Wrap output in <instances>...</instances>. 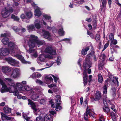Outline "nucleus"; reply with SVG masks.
<instances>
[{
	"mask_svg": "<svg viewBox=\"0 0 121 121\" xmlns=\"http://www.w3.org/2000/svg\"><path fill=\"white\" fill-rule=\"evenodd\" d=\"M32 48H30L29 50V52L31 53V55L35 57H37L38 55L37 53V52L35 50Z\"/></svg>",
	"mask_w": 121,
	"mask_h": 121,
	"instance_id": "obj_22",
	"label": "nucleus"
},
{
	"mask_svg": "<svg viewBox=\"0 0 121 121\" xmlns=\"http://www.w3.org/2000/svg\"><path fill=\"white\" fill-rule=\"evenodd\" d=\"M52 76L53 77L54 80L55 82H56L57 80L58 79V78L57 77H56L53 75H52Z\"/></svg>",
	"mask_w": 121,
	"mask_h": 121,
	"instance_id": "obj_60",
	"label": "nucleus"
},
{
	"mask_svg": "<svg viewBox=\"0 0 121 121\" xmlns=\"http://www.w3.org/2000/svg\"><path fill=\"white\" fill-rule=\"evenodd\" d=\"M97 25V22L96 21H95L93 22V26L94 27H95Z\"/></svg>",
	"mask_w": 121,
	"mask_h": 121,
	"instance_id": "obj_63",
	"label": "nucleus"
},
{
	"mask_svg": "<svg viewBox=\"0 0 121 121\" xmlns=\"http://www.w3.org/2000/svg\"><path fill=\"white\" fill-rule=\"evenodd\" d=\"M8 88H10L11 90L12 91V92H9L11 93L13 92L14 95L15 96H18L19 94V93L18 92V91L16 90V89H15V91L12 90L11 89V88L10 87H9Z\"/></svg>",
	"mask_w": 121,
	"mask_h": 121,
	"instance_id": "obj_37",
	"label": "nucleus"
},
{
	"mask_svg": "<svg viewBox=\"0 0 121 121\" xmlns=\"http://www.w3.org/2000/svg\"><path fill=\"white\" fill-rule=\"evenodd\" d=\"M26 16L29 18H31L32 16V14L31 12H27L26 13Z\"/></svg>",
	"mask_w": 121,
	"mask_h": 121,
	"instance_id": "obj_39",
	"label": "nucleus"
},
{
	"mask_svg": "<svg viewBox=\"0 0 121 121\" xmlns=\"http://www.w3.org/2000/svg\"><path fill=\"white\" fill-rule=\"evenodd\" d=\"M106 58V56L104 54H101L100 56V58L102 60V61H103L105 60Z\"/></svg>",
	"mask_w": 121,
	"mask_h": 121,
	"instance_id": "obj_46",
	"label": "nucleus"
},
{
	"mask_svg": "<svg viewBox=\"0 0 121 121\" xmlns=\"http://www.w3.org/2000/svg\"><path fill=\"white\" fill-rule=\"evenodd\" d=\"M23 85L19 83H16L15 86H14L13 87L14 89H16V90L20 91L21 90L22 88Z\"/></svg>",
	"mask_w": 121,
	"mask_h": 121,
	"instance_id": "obj_19",
	"label": "nucleus"
},
{
	"mask_svg": "<svg viewBox=\"0 0 121 121\" xmlns=\"http://www.w3.org/2000/svg\"><path fill=\"white\" fill-rule=\"evenodd\" d=\"M28 104H30L32 108L35 111H37L38 109L36 108V106L35 104L33 103V102L30 99H28Z\"/></svg>",
	"mask_w": 121,
	"mask_h": 121,
	"instance_id": "obj_20",
	"label": "nucleus"
},
{
	"mask_svg": "<svg viewBox=\"0 0 121 121\" xmlns=\"http://www.w3.org/2000/svg\"><path fill=\"white\" fill-rule=\"evenodd\" d=\"M8 49L11 52V54L15 52V50L17 48V47L14 43L10 42L8 44Z\"/></svg>",
	"mask_w": 121,
	"mask_h": 121,
	"instance_id": "obj_9",
	"label": "nucleus"
},
{
	"mask_svg": "<svg viewBox=\"0 0 121 121\" xmlns=\"http://www.w3.org/2000/svg\"><path fill=\"white\" fill-rule=\"evenodd\" d=\"M23 116V118L26 121H29V119L30 118V117H27V115L24 113H22Z\"/></svg>",
	"mask_w": 121,
	"mask_h": 121,
	"instance_id": "obj_40",
	"label": "nucleus"
},
{
	"mask_svg": "<svg viewBox=\"0 0 121 121\" xmlns=\"http://www.w3.org/2000/svg\"><path fill=\"white\" fill-rule=\"evenodd\" d=\"M28 30L29 31H33L35 30V28L33 25H31L27 26Z\"/></svg>",
	"mask_w": 121,
	"mask_h": 121,
	"instance_id": "obj_29",
	"label": "nucleus"
},
{
	"mask_svg": "<svg viewBox=\"0 0 121 121\" xmlns=\"http://www.w3.org/2000/svg\"><path fill=\"white\" fill-rule=\"evenodd\" d=\"M43 17L45 18V19H49L51 18V17L50 16L47 15H44Z\"/></svg>",
	"mask_w": 121,
	"mask_h": 121,
	"instance_id": "obj_56",
	"label": "nucleus"
},
{
	"mask_svg": "<svg viewBox=\"0 0 121 121\" xmlns=\"http://www.w3.org/2000/svg\"><path fill=\"white\" fill-rule=\"evenodd\" d=\"M101 97V93L99 91H96L95 94V100H99Z\"/></svg>",
	"mask_w": 121,
	"mask_h": 121,
	"instance_id": "obj_23",
	"label": "nucleus"
},
{
	"mask_svg": "<svg viewBox=\"0 0 121 121\" xmlns=\"http://www.w3.org/2000/svg\"><path fill=\"white\" fill-rule=\"evenodd\" d=\"M58 32L60 35L62 36L64 34V31L63 30V28L61 27L59 28Z\"/></svg>",
	"mask_w": 121,
	"mask_h": 121,
	"instance_id": "obj_33",
	"label": "nucleus"
},
{
	"mask_svg": "<svg viewBox=\"0 0 121 121\" xmlns=\"http://www.w3.org/2000/svg\"><path fill=\"white\" fill-rule=\"evenodd\" d=\"M103 80V78L101 74H99L98 75V81L100 83L102 82Z\"/></svg>",
	"mask_w": 121,
	"mask_h": 121,
	"instance_id": "obj_43",
	"label": "nucleus"
},
{
	"mask_svg": "<svg viewBox=\"0 0 121 121\" xmlns=\"http://www.w3.org/2000/svg\"><path fill=\"white\" fill-rule=\"evenodd\" d=\"M51 117L50 114H47L45 116L44 119V121H50Z\"/></svg>",
	"mask_w": 121,
	"mask_h": 121,
	"instance_id": "obj_30",
	"label": "nucleus"
},
{
	"mask_svg": "<svg viewBox=\"0 0 121 121\" xmlns=\"http://www.w3.org/2000/svg\"><path fill=\"white\" fill-rule=\"evenodd\" d=\"M94 114L93 109H91L88 107L87 108L86 111L84 115V119L86 120H87L89 117L88 115L91 117H94Z\"/></svg>",
	"mask_w": 121,
	"mask_h": 121,
	"instance_id": "obj_3",
	"label": "nucleus"
},
{
	"mask_svg": "<svg viewBox=\"0 0 121 121\" xmlns=\"http://www.w3.org/2000/svg\"><path fill=\"white\" fill-rule=\"evenodd\" d=\"M41 97V96L40 95H34L32 96V99L35 101H36L39 98H40Z\"/></svg>",
	"mask_w": 121,
	"mask_h": 121,
	"instance_id": "obj_27",
	"label": "nucleus"
},
{
	"mask_svg": "<svg viewBox=\"0 0 121 121\" xmlns=\"http://www.w3.org/2000/svg\"><path fill=\"white\" fill-rule=\"evenodd\" d=\"M52 31L53 33L56 32L57 30H56V28L54 27H52Z\"/></svg>",
	"mask_w": 121,
	"mask_h": 121,
	"instance_id": "obj_62",
	"label": "nucleus"
},
{
	"mask_svg": "<svg viewBox=\"0 0 121 121\" xmlns=\"http://www.w3.org/2000/svg\"><path fill=\"white\" fill-rule=\"evenodd\" d=\"M91 54L88 55L86 58L85 61L83 63V68L86 69L87 68H89L91 67V62L89 60L90 58ZM91 72V69H88V73L89 74H90Z\"/></svg>",
	"mask_w": 121,
	"mask_h": 121,
	"instance_id": "obj_2",
	"label": "nucleus"
},
{
	"mask_svg": "<svg viewBox=\"0 0 121 121\" xmlns=\"http://www.w3.org/2000/svg\"><path fill=\"white\" fill-rule=\"evenodd\" d=\"M43 35L44 37L47 39H48L50 41L52 40V39L51 38V35L49 33L45 30L43 31Z\"/></svg>",
	"mask_w": 121,
	"mask_h": 121,
	"instance_id": "obj_17",
	"label": "nucleus"
},
{
	"mask_svg": "<svg viewBox=\"0 0 121 121\" xmlns=\"http://www.w3.org/2000/svg\"><path fill=\"white\" fill-rule=\"evenodd\" d=\"M11 55L12 56L17 57L18 59L20 60L23 63L28 64H30L31 63L30 62L26 61L22 55L17 54V52L15 51L14 53H13Z\"/></svg>",
	"mask_w": 121,
	"mask_h": 121,
	"instance_id": "obj_10",
	"label": "nucleus"
},
{
	"mask_svg": "<svg viewBox=\"0 0 121 121\" xmlns=\"http://www.w3.org/2000/svg\"><path fill=\"white\" fill-rule=\"evenodd\" d=\"M35 41L36 44L38 45H42L45 43V41L43 40H37V39Z\"/></svg>",
	"mask_w": 121,
	"mask_h": 121,
	"instance_id": "obj_25",
	"label": "nucleus"
},
{
	"mask_svg": "<svg viewBox=\"0 0 121 121\" xmlns=\"http://www.w3.org/2000/svg\"><path fill=\"white\" fill-rule=\"evenodd\" d=\"M8 36H9V35H8L7 33H5L4 34H1L0 35V37H5V38L6 37Z\"/></svg>",
	"mask_w": 121,
	"mask_h": 121,
	"instance_id": "obj_51",
	"label": "nucleus"
},
{
	"mask_svg": "<svg viewBox=\"0 0 121 121\" xmlns=\"http://www.w3.org/2000/svg\"><path fill=\"white\" fill-rule=\"evenodd\" d=\"M109 39L111 41L114 39V35L112 33H111L110 34L109 37Z\"/></svg>",
	"mask_w": 121,
	"mask_h": 121,
	"instance_id": "obj_48",
	"label": "nucleus"
},
{
	"mask_svg": "<svg viewBox=\"0 0 121 121\" xmlns=\"http://www.w3.org/2000/svg\"><path fill=\"white\" fill-rule=\"evenodd\" d=\"M13 30L15 31H18L19 30V29L18 27L16 26H14L13 27Z\"/></svg>",
	"mask_w": 121,
	"mask_h": 121,
	"instance_id": "obj_57",
	"label": "nucleus"
},
{
	"mask_svg": "<svg viewBox=\"0 0 121 121\" xmlns=\"http://www.w3.org/2000/svg\"><path fill=\"white\" fill-rule=\"evenodd\" d=\"M0 84L2 86V88L0 90V91L2 93L6 92H12V91L11 90L10 88H8L6 85L3 82V81L0 78Z\"/></svg>",
	"mask_w": 121,
	"mask_h": 121,
	"instance_id": "obj_8",
	"label": "nucleus"
},
{
	"mask_svg": "<svg viewBox=\"0 0 121 121\" xmlns=\"http://www.w3.org/2000/svg\"><path fill=\"white\" fill-rule=\"evenodd\" d=\"M2 71L5 74L9 76L11 71L10 68L8 67H2Z\"/></svg>",
	"mask_w": 121,
	"mask_h": 121,
	"instance_id": "obj_15",
	"label": "nucleus"
},
{
	"mask_svg": "<svg viewBox=\"0 0 121 121\" xmlns=\"http://www.w3.org/2000/svg\"><path fill=\"white\" fill-rule=\"evenodd\" d=\"M2 42L4 45H6L9 43V40L8 38L6 37L3 38L1 40Z\"/></svg>",
	"mask_w": 121,
	"mask_h": 121,
	"instance_id": "obj_31",
	"label": "nucleus"
},
{
	"mask_svg": "<svg viewBox=\"0 0 121 121\" xmlns=\"http://www.w3.org/2000/svg\"><path fill=\"white\" fill-rule=\"evenodd\" d=\"M7 60L8 63L13 66H19L18 64L19 62L12 58L9 57L7 58Z\"/></svg>",
	"mask_w": 121,
	"mask_h": 121,
	"instance_id": "obj_12",
	"label": "nucleus"
},
{
	"mask_svg": "<svg viewBox=\"0 0 121 121\" xmlns=\"http://www.w3.org/2000/svg\"><path fill=\"white\" fill-rule=\"evenodd\" d=\"M111 42V44H113L114 45L116 44L117 43V41L116 39H114Z\"/></svg>",
	"mask_w": 121,
	"mask_h": 121,
	"instance_id": "obj_54",
	"label": "nucleus"
},
{
	"mask_svg": "<svg viewBox=\"0 0 121 121\" xmlns=\"http://www.w3.org/2000/svg\"><path fill=\"white\" fill-rule=\"evenodd\" d=\"M36 121H42L43 120L42 117L41 116H39L36 118Z\"/></svg>",
	"mask_w": 121,
	"mask_h": 121,
	"instance_id": "obj_55",
	"label": "nucleus"
},
{
	"mask_svg": "<svg viewBox=\"0 0 121 121\" xmlns=\"http://www.w3.org/2000/svg\"><path fill=\"white\" fill-rule=\"evenodd\" d=\"M46 58V56L44 54H41L39 56V59L40 61L43 62L44 61Z\"/></svg>",
	"mask_w": 121,
	"mask_h": 121,
	"instance_id": "obj_34",
	"label": "nucleus"
},
{
	"mask_svg": "<svg viewBox=\"0 0 121 121\" xmlns=\"http://www.w3.org/2000/svg\"><path fill=\"white\" fill-rule=\"evenodd\" d=\"M118 78H116V83L115 82L114 84L115 85V86H114V85H113L112 88H111L112 92L113 93L112 95L114 97H115L116 95V90L115 87H117L118 86Z\"/></svg>",
	"mask_w": 121,
	"mask_h": 121,
	"instance_id": "obj_14",
	"label": "nucleus"
},
{
	"mask_svg": "<svg viewBox=\"0 0 121 121\" xmlns=\"http://www.w3.org/2000/svg\"><path fill=\"white\" fill-rule=\"evenodd\" d=\"M60 105H56L55 109L56 111H59L62 109V107L60 106Z\"/></svg>",
	"mask_w": 121,
	"mask_h": 121,
	"instance_id": "obj_47",
	"label": "nucleus"
},
{
	"mask_svg": "<svg viewBox=\"0 0 121 121\" xmlns=\"http://www.w3.org/2000/svg\"><path fill=\"white\" fill-rule=\"evenodd\" d=\"M52 74H49L46 76L45 79L46 84H48L53 81V79L51 76H52Z\"/></svg>",
	"mask_w": 121,
	"mask_h": 121,
	"instance_id": "obj_18",
	"label": "nucleus"
},
{
	"mask_svg": "<svg viewBox=\"0 0 121 121\" xmlns=\"http://www.w3.org/2000/svg\"><path fill=\"white\" fill-rule=\"evenodd\" d=\"M9 50L7 48H1L0 49V58L3 56H5L9 53Z\"/></svg>",
	"mask_w": 121,
	"mask_h": 121,
	"instance_id": "obj_11",
	"label": "nucleus"
},
{
	"mask_svg": "<svg viewBox=\"0 0 121 121\" xmlns=\"http://www.w3.org/2000/svg\"><path fill=\"white\" fill-rule=\"evenodd\" d=\"M24 89L27 91H29L31 89L30 88L28 85H26L24 87Z\"/></svg>",
	"mask_w": 121,
	"mask_h": 121,
	"instance_id": "obj_53",
	"label": "nucleus"
},
{
	"mask_svg": "<svg viewBox=\"0 0 121 121\" xmlns=\"http://www.w3.org/2000/svg\"><path fill=\"white\" fill-rule=\"evenodd\" d=\"M100 2H101L102 4H106V0H99Z\"/></svg>",
	"mask_w": 121,
	"mask_h": 121,
	"instance_id": "obj_58",
	"label": "nucleus"
},
{
	"mask_svg": "<svg viewBox=\"0 0 121 121\" xmlns=\"http://www.w3.org/2000/svg\"><path fill=\"white\" fill-rule=\"evenodd\" d=\"M86 21L88 22H90L92 20L91 18L90 17L89 18H86Z\"/></svg>",
	"mask_w": 121,
	"mask_h": 121,
	"instance_id": "obj_64",
	"label": "nucleus"
},
{
	"mask_svg": "<svg viewBox=\"0 0 121 121\" xmlns=\"http://www.w3.org/2000/svg\"><path fill=\"white\" fill-rule=\"evenodd\" d=\"M11 17L14 20L18 21L19 20V19L15 15L12 14Z\"/></svg>",
	"mask_w": 121,
	"mask_h": 121,
	"instance_id": "obj_41",
	"label": "nucleus"
},
{
	"mask_svg": "<svg viewBox=\"0 0 121 121\" xmlns=\"http://www.w3.org/2000/svg\"><path fill=\"white\" fill-rule=\"evenodd\" d=\"M35 82L36 83H39L40 85H42L43 84V82L42 81L38 79L36 80Z\"/></svg>",
	"mask_w": 121,
	"mask_h": 121,
	"instance_id": "obj_52",
	"label": "nucleus"
},
{
	"mask_svg": "<svg viewBox=\"0 0 121 121\" xmlns=\"http://www.w3.org/2000/svg\"><path fill=\"white\" fill-rule=\"evenodd\" d=\"M1 114L2 117H4L7 120H9L11 119L10 117L7 116L3 112H1Z\"/></svg>",
	"mask_w": 121,
	"mask_h": 121,
	"instance_id": "obj_38",
	"label": "nucleus"
},
{
	"mask_svg": "<svg viewBox=\"0 0 121 121\" xmlns=\"http://www.w3.org/2000/svg\"><path fill=\"white\" fill-rule=\"evenodd\" d=\"M37 37L33 35H31L30 36H27L25 38V42H27L30 48H33L36 46L35 40L37 39Z\"/></svg>",
	"mask_w": 121,
	"mask_h": 121,
	"instance_id": "obj_1",
	"label": "nucleus"
},
{
	"mask_svg": "<svg viewBox=\"0 0 121 121\" xmlns=\"http://www.w3.org/2000/svg\"><path fill=\"white\" fill-rule=\"evenodd\" d=\"M115 107V105H112L111 106V108L115 112H116V110L115 108H114Z\"/></svg>",
	"mask_w": 121,
	"mask_h": 121,
	"instance_id": "obj_59",
	"label": "nucleus"
},
{
	"mask_svg": "<svg viewBox=\"0 0 121 121\" xmlns=\"http://www.w3.org/2000/svg\"><path fill=\"white\" fill-rule=\"evenodd\" d=\"M56 62L57 65H59L61 63V60L60 57H58L57 58Z\"/></svg>",
	"mask_w": 121,
	"mask_h": 121,
	"instance_id": "obj_50",
	"label": "nucleus"
},
{
	"mask_svg": "<svg viewBox=\"0 0 121 121\" xmlns=\"http://www.w3.org/2000/svg\"><path fill=\"white\" fill-rule=\"evenodd\" d=\"M20 75V70L17 69H15L11 71L9 76L11 78H16L19 77Z\"/></svg>",
	"mask_w": 121,
	"mask_h": 121,
	"instance_id": "obj_6",
	"label": "nucleus"
},
{
	"mask_svg": "<svg viewBox=\"0 0 121 121\" xmlns=\"http://www.w3.org/2000/svg\"><path fill=\"white\" fill-rule=\"evenodd\" d=\"M4 80L5 82L7 83L8 85L11 86V88L12 87H13L15 85V84L13 80L11 79L10 78H5Z\"/></svg>",
	"mask_w": 121,
	"mask_h": 121,
	"instance_id": "obj_16",
	"label": "nucleus"
},
{
	"mask_svg": "<svg viewBox=\"0 0 121 121\" xmlns=\"http://www.w3.org/2000/svg\"><path fill=\"white\" fill-rule=\"evenodd\" d=\"M4 112L6 113L10 112L11 111V109L8 107H5L4 108Z\"/></svg>",
	"mask_w": 121,
	"mask_h": 121,
	"instance_id": "obj_32",
	"label": "nucleus"
},
{
	"mask_svg": "<svg viewBox=\"0 0 121 121\" xmlns=\"http://www.w3.org/2000/svg\"><path fill=\"white\" fill-rule=\"evenodd\" d=\"M13 11L12 8L7 7H5L1 11V14L2 17L4 18L8 17L10 14L9 12L12 13Z\"/></svg>",
	"mask_w": 121,
	"mask_h": 121,
	"instance_id": "obj_5",
	"label": "nucleus"
},
{
	"mask_svg": "<svg viewBox=\"0 0 121 121\" xmlns=\"http://www.w3.org/2000/svg\"><path fill=\"white\" fill-rule=\"evenodd\" d=\"M111 116L113 121H115L116 120V117L115 113H112L111 114Z\"/></svg>",
	"mask_w": 121,
	"mask_h": 121,
	"instance_id": "obj_45",
	"label": "nucleus"
},
{
	"mask_svg": "<svg viewBox=\"0 0 121 121\" xmlns=\"http://www.w3.org/2000/svg\"><path fill=\"white\" fill-rule=\"evenodd\" d=\"M106 4H102L100 6V10L101 12L103 13L105 9Z\"/></svg>",
	"mask_w": 121,
	"mask_h": 121,
	"instance_id": "obj_35",
	"label": "nucleus"
},
{
	"mask_svg": "<svg viewBox=\"0 0 121 121\" xmlns=\"http://www.w3.org/2000/svg\"><path fill=\"white\" fill-rule=\"evenodd\" d=\"M27 2L31 3L32 5L34 6L35 9V16H40L41 15V13L40 10L39 8V7L35 6V4L32 2V0H27Z\"/></svg>",
	"mask_w": 121,
	"mask_h": 121,
	"instance_id": "obj_7",
	"label": "nucleus"
},
{
	"mask_svg": "<svg viewBox=\"0 0 121 121\" xmlns=\"http://www.w3.org/2000/svg\"><path fill=\"white\" fill-rule=\"evenodd\" d=\"M95 39L97 42L99 43L100 45H101V43L100 41L99 36L98 35H97L95 37Z\"/></svg>",
	"mask_w": 121,
	"mask_h": 121,
	"instance_id": "obj_42",
	"label": "nucleus"
},
{
	"mask_svg": "<svg viewBox=\"0 0 121 121\" xmlns=\"http://www.w3.org/2000/svg\"><path fill=\"white\" fill-rule=\"evenodd\" d=\"M73 1L78 4H82L84 2V0H73Z\"/></svg>",
	"mask_w": 121,
	"mask_h": 121,
	"instance_id": "obj_36",
	"label": "nucleus"
},
{
	"mask_svg": "<svg viewBox=\"0 0 121 121\" xmlns=\"http://www.w3.org/2000/svg\"><path fill=\"white\" fill-rule=\"evenodd\" d=\"M45 52L52 55H55L56 53V50L51 47H48L45 49Z\"/></svg>",
	"mask_w": 121,
	"mask_h": 121,
	"instance_id": "obj_13",
	"label": "nucleus"
},
{
	"mask_svg": "<svg viewBox=\"0 0 121 121\" xmlns=\"http://www.w3.org/2000/svg\"><path fill=\"white\" fill-rule=\"evenodd\" d=\"M83 75L84 76L83 78V83L84 85L85 86L87 84V73L85 71H84L83 73Z\"/></svg>",
	"mask_w": 121,
	"mask_h": 121,
	"instance_id": "obj_21",
	"label": "nucleus"
},
{
	"mask_svg": "<svg viewBox=\"0 0 121 121\" xmlns=\"http://www.w3.org/2000/svg\"><path fill=\"white\" fill-rule=\"evenodd\" d=\"M40 98L41 99L40 101V104H43L46 101L47 99L45 97H44L43 96H41Z\"/></svg>",
	"mask_w": 121,
	"mask_h": 121,
	"instance_id": "obj_28",
	"label": "nucleus"
},
{
	"mask_svg": "<svg viewBox=\"0 0 121 121\" xmlns=\"http://www.w3.org/2000/svg\"><path fill=\"white\" fill-rule=\"evenodd\" d=\"M103 109L104 111L106 113H108L109 111V109L107 106L104 107Z\"/></svg>",
	"mask_w": 121,
	"mask_h": 121,
	"instance_id": "obj_44",
	"label": "nucleus"
},
{
	"mask_svg": "<svg viewBox=\"0 0 121 121\" xmlns=\"http://www.w3.org/2000/svg\"><path fill=\"white\" fill-rule=\"evenodd\" d=\"M55 103L56 105H60V100L59 99H55Z\"/></svg>",
	"mask_w": 121,
	"mask_h": 121,
	"instance_id": "obj_49",
	"label": "nucleus"
},
{
	"mask_svg": "<svg viewBox=\"0 0 121 121\" xmlns=\"http://www.w3.org/2000/svg\"><path fill=\"white\" fill-rule=\"evenodd\" d=\"M114 76L113 75H110L109 76V79H107L105 81V83L104 86V94H106L107 93V87L108 86V83L109 81V80H110V81H111L112 82L114 83Z\"/></svg>",
	"mask_w": 121,
	"mask_h": 121,
	"instance_id": "obj_4",
	"label": "nucleus"
},
{
	"mask_svg": "<svg viewBox=\"0 0 121 121\" xmlns=\"http://www.w3.org/2000/svg\"><path fill=\"white\" fill-rule=\"evenodd\" d=\"M109 45V44L108 43H107L105 44L104 46V48L102 50V51H104L108 46Z\"/></svg>",
	"mask_w": 121,
	"mask_h": 121,
	"instance_id": "obj_61",
	"label": "nucleus"
},
{
	"mask_svg": "<svg viewBox=\"0 0 121 121\" xmlns=\"http://www.w3.org/2000/svg\"><path fill=\"white\" fill-rule=\"evenodd\" d=\"M89 49V47H87L83 49L82 51V54L83 55H86L87 53V52Z\"/></svg>",
	"mask_w": 121,
	"mask_h": 121,
	"instance_id": "obj_26",
	"label": "nucleus"
},
{
	"mask_svg": "<svg viewBox=\"0 0 121 121\" xmlns=\"http://www.w3.org/2000/svg\"><path fill=\"white\" fill-rule=\"evenodd\" d=\"M40 23V21L38 20H36L34 22V25L35 27L38 29H39L41 27V25Z\"/></svg>",
	"mask_w": 121,
	"mask_h": 121,
	"instance_id": "obj_24",
	"label": "nucleus"
}]
</instances>
